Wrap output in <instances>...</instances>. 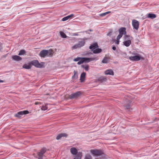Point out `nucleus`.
Returning a JSON list of instances; mask_svg holds the SVG:
<instances>
[{
  "instance_id": "f257e3e1",
  "label": "nucleus",
  "mask_w": 159,
  "mask_h": 159,
  "mask_svg": "<svg viewBox=\"0 0 159 159\" xmlns=\"http://www.w3.org/2000/svg\"><path fill=\"white\" fill-rule=\"evenodd\" d=\"M52 50H43L40 52L39 55L41 57L44 58L46 56L52 57Z\"/></svg>"
},
{
  "instance_id": "f03ea898",
  "label": "nucleus",
  "mask_w": 159,
  "mask_h": 159,
  "mask_svg": "<svg viewBox=\"0 0 159 159\" xmlns=\"http://www.w3.org/2000/svg\"><path fill=\"white\" fill-rule=\"evenodd\" d=\"M90 152L94 156L96 157H98L103 153L102 150L97 149L91 150Z\"/></svg>"
},
{
  "instance_id": "7ed1b4c3",
  "label": "nucleus",
  "mask_w": 159,
  "mask_h": 159,
  "mask_svg": "<svg viewBox=\"0 0 159 159\" xmlns=\"http://www.w3.org/2000/svg\"><path fill=\"white\" fill-rule=\"evenodd\" d=\"M82 93L80 91H78L75 93H73L69 96V98L70 99H76L79 97H80Z\"/></svg>"
},
{
  "instance_id": "20e7f679",
  "label": "nucleus",
  "mask_w": 159,
  "mask_h": 159,
  "mask_svg": "<svg viewBox=\"0 0 159 159\" xmlns=\"http://www.w3.org/2000/svg\"><path fill=\"white\" fill-rule=\"evenodd\" d=\"M47 149L45 148H43L41 149L40 152H37L38 156V159H43L44 154L46 152Z\"/></svg>"
},
{
  "instance_id": "39448f33",
  "label": "nucleus",
  "mask_w": 159,
  "mask_h": 159,
  "mask_svg": "<svg viewBox=\"0 0 159 159\" xmlns=\"http://www.w3.org/2000/svg\"><path fill=\"white\" fill-rule=\"evenodd\" d=\"M29 113V111L27 110L20 111L16 114L15 115V116L18 118H20L24 115L28 114Z\"/></svg>"
},
{
  "instance_id": "423d86ee",
  "label": "nucleus",
  "mask_w": 159,
  "mask_h": 159,
  "mask_svg": "<svg viewBox=\"0 0 159 159\" xmlns=\"http://www.w3.org/2000/svg\"><path fill=\"white\" fill-rule=\"evenodd\" d=\"M82 59L84 61V62L88 63L94 60H97L98 59V57L90 58L82 57Z\"/></svg>"
},
{
  "instance_id": "0eeeda50",
  "label": "nucleus",
  "mask_w": 159,
  "mask_h": 159,
  "mask_svg": "<svg viewBox=\"0 0 159 159\" xmlns=\"http://www.w3.org/2000/svg\"><path fill=\"white\" fill-rule=\"evenodd\" d=\"M135 56H131L129 57V59L132 61H138L141 59V57L137 53L134 54Z\"/></svg>"
},
{
  "instance_id": "6e6552de",
  "label": "nucleus",
  "mask_w": 159,
  "mask_h": 159,
  "mask_svg": "<svg viewBox=\"0 0 159 159\" xmlns=\"http://www.w3.org/2000/svg\"><path fill=\"white\" fill-rule=\"evenodd\" d=\"M132 25L134 29L138 30L139 28V23L138 21L133 20L132 21Z\"/></svg>"
},
{
  "instance_id": "1a4fd4ad",
  "label": "nucleus",
  "mask_w": 159,
  "mask_h": 159,
  "mask_svg": "<svg viewBox=\"0 0 159 159\" xmlns=\"http://www.w3.org/2000/svg\"><path fill=\"white\" fill-rule=\"evenodd\" d=\"M126 28L125 27H121L119 29L118 31L119 34L123 36V34H125L126 33Z\"/></svg>"
},
{
  "instance_id": "9d476101",
  "label": "nucleus",
  "mask_w": 159,
  "mask_h": 159,
  "mask_svg": "<svg viewBox=\"0 0 159 159\" xmlns=\"http://www.w3.org/2000/svg\"><path fill=\"white\" fill-rule=\"evenodd\" d=\"M98 45L97 43H94L92 44L89 47V49H91V50L93 51L95 48H98Z\"/></svg>"
},
{
  "instance_id": "9b49d317",
  "label": "nucleus",
  "mask_w": 159,
  "mask_h": 159,
  "mask_svg": "<svg viewBox=\"0 0 159 159\" xmlns=\"http://www.w3.org/2000/svg\"><path fill=\"white\" fill-rule=\"evenodd\" d=\"M105 73L106 75H114V72L111 69H108L106 70L105 71Z\"/></svg>"
},
{
  "instance_id": "f8f14e48",
  "label": "nucleus",
  "mask_w": 159,
  "mask_h": 159,
  "mask_svg": "<svg viewBox=\"0 0 159 159\" xmlns=\"http://www.w3.org/2000/svg\"><path fill=\"white\" fill-rule=\"evenodd\" d=\"M156 15L154 14L148 13L147 14V17L148 18H151L153 19L156 18Z\"/></svg>"
},
{
  "instance_id": "ddd939ff",
  "label": "nucleus",
  "mask_w": 159,
  "mask_h": 159,
  "mask_svg": "<svg viewBox=\"0 0 159 159\" xmlns=\"http://www.w3.org/2000/svg\"><path fill=\"white\" fill-rule=\"evenodd\" d=\"M70 152L72 154L76 155L78 152V151L76 148L74 147L70 149Z\"/></svg>"
},
{
  "instance_id": "4468645a",
  "label": "nucleus",
  "mask_w": 159,
  "mask_h": 159,
  "mask_svg": "<svg viewBox=\"0 0 159 159\" xmlns=\"http://www.w3.org/2000/svg\"><path fill=\"white\" fill-rule=\"evenodd\" d=\"M39 61L37 60H34L31 61L30 62V64L31 65H33L35 66L36 67H37Z\"/></svg>"
},
{
  "instance_id": "2eb2a0df",
  "label": "nucleus",
  "mask_w": 159,
  "mask_h": 159,
  "mask_svg": "<svg viewBox=\"0 0 159 159\" xmlns=\"http://www.w3.org/2000/svg\"><path fill=\"white\" fill-rule=\"evenodd\" d=\"M86 75V73L85 72H83L81 73L80 76V80L81 82H83L85 80Z\"/></svg>"
},
{
  "instance_id": "dca6fc26",
  "label": "nucleus",
  "mask_w": 159,
  "mask_h": 159,
  "mask_svg": "<svg viewBox=\"0 0 159 159\" xmlns=\"http://www.w3.org/2000/svg\"><path fill=\"white\" fill-rule=\"evenodd\" d=\"M67 136V134L65 133H62L59 134L57 136L56 139L57 140H59L62 137H66Z\"/></svg>"
},
{
  "instance_id": "f3484780",
  "label": "nucleus",
  "mask_w": 159,
  "mask_h": 159,
  "mask_svg": "<svg viewBox=\"0 0 159 159\" xmlns=\"http://www.w3.org/2000/svg\"><path fill=\"white\" fill-rule=\"evenodd\" d=\"M12 58L13 60L17 61H19L22 60V58L20 56L17 55H14L12 56Z\"/></svg>"
},
{
  "instance_id": "a211bd4d",
  "label": "nucleus",
  "mask_w": 159,
  "mask_h": 159,
  "mask_svg": "<svg viewBox=\"0 0 159 159\" xmlns=\"http://www.w3.org/2000/svg\"><path fill=\"white\" fill-rule=\"evenodd\" d=\"M124 38V41H128L129 40L131 41L133 39L132 36L128 35H125Z\"/></svg>"
},
{
  "instance_id": "6ab92c4d",
  "label": "nucleus",
  "mask_w": 159,
  "mask_h": 159,
  "mask_svg": "<svg viewBox=\"0 0 159 159\" xmlns=\"http://www.w3.org/2000/svg\"><path fill=\"white\" fill-rule=\"evenodd\" d=\"M123 43L125 46L128 47L131 44V41L130 40L128 41H124Z\"/></svg>"
},
{
  "instance_id": "aec40b11",
  "label": "nucleus",
  "mask_w": 159,
  "mask_h": 159,
  "mask_svg": "<svg viewBox=\"0 0 159 159\" xmlns=\"http://www.w3.org/2000/svg\"><path fill=\"white\" fill-rule=\"evenodd\" d=\"M45 63L42 62L40 63L38 62L37 68H43L45 67Z\"/></svg>"
},
{
  "instance_id": "412c9836",
  "label": "nucleus",
  "mask_w": 159,
  "mask_h": 159,
  "mask_svg": "<svg viewBox=\"0 0 159 159\" xmlns=\"http://www.w3.org/2000/svg\"><path fill=\"white\" fill-rule=\"evenodd\" d=\"M85 43V42L84 41V40H82L79 41L78 44L79 46V47H81L84 46Z\"/></svg>"
},
{
  "instance_id": "4be33fe9",
  "label": "nucleus",
  "mask_w": 159,
  "mask_h": 159,
  "mask_svg": "<svg viewBox=\"0 0 159 159\" xmlns=\"http://www.w3.org/2000/svg\"><path fill=\"white\" fill-rule=\"evenodd\" d=\"M23 68H25V69H29L31 68V64H30V62L29 65H27V64H25L23 66Z\"/></svg>"
},
{
  "instance_id": "5701e85b",
  "label": "nucleus",
  "mask_w": 159,
  "mask_h": 159,
  "mask_svg": "<svg viewBox=\"0 0 159 159\" xmlns=\"http://www.w3.org/2000/svg\"><path fill=\"white\" fill-rule=\"evenodd\" d=\"M102 49L101 48H96V49H94L93 51V52L94 53H98L102 52Z\"/></svg>"
},
{
  "instance_id": "b1692460",
  "label": "nucleus",
  "mask_w": 159,
  "mask_h": 159,
  "mask_svg": "<svg viewBox=\"0 0 159 159\" xmlns=\"http://www.w3.org/2000/svg\"><path fill=\"white\" fill-rule=\"evenodd\" d=\"M109 58L106 57H105L102 61V62L103 63H107L109 60Z\"/></svg>"
},
{
  "instance_id": "393cba45",
  "label": "nucleus",
  "mask_w": 159,
  "mask_h": 159,
  "mask_svg": "<svg viewBox=\"0 0 159 159\" xmlns=\"http://www.w3.org/2000/svg\"><path fill=\"white\" fill-rule=\"evenodd\" d=\"M81 67L82 68H84L85 70L86 71H88L89 70V66L88 65H81Z\"/></svg>"
},
{
  "instance_id": "a878e982",
  "label": "nucleus",
  "mask_w": 159,
  "mask_h": 159,
  "mask_svg": "<svg viewBox=\"0 0 159 159\" xmlns=\"http://www.w3.org/2000/svg\"><path fill=\"white\" fill-rule=\"evenodd\" d=\"M26 53L25 51L24 50H21L20 51L18 55L19 56H21L25 54Z\"/></svg>"
},
{
  "instance_id": "bb28decb",
  "label": "nucleus",
  "mask_w": 159,
  "mask_h": 159,
  "mask_svg": "<svg viewBox=\"0 0 159 159\" xmlns=\"http://www.w3.org/2000/svg\"><path fill=\"white\" fill-rule=\"evenodd\" d=\"M60 34L61 37L63 38H66L67 37L66 35L63 32L61 31L60 32Z\"/></svg>"
},
{
  "instance_id": "cd10ccee",
  "label": "nucleus",
  "mask_w": 159,
  "mask_h": 159,
  "mask_svg": "<svg viewBox=\"0 0 159 159\" xmlns=\"http://www.w3.org/2000/svg\"><path fill=\"white\" fill-rule=\"evenodd\" d=\"M98 80L99 81L102 82L103 81H105L106 80V78L103 77H100L99 78Z\"/></svg>"
},
{
  "instance_id": "c85d7f7f",
  "label": "nucleus",
  "mask_w": 159,
  "mask_h": 159,
  "mask_svg": "<svg viewBox=\"0 0 159 159\" xmlns=\"http://www.w3.org/2000/svg\"><path fill=\"white\" fill-rule=\"evenodd\" d=\"M41 107V109L43 111H45L48 109V107L46 106H43L42 107Z\"/></svg>"
},
{
  "instance_id": "c756f323",
  "label": "nucleus",
  "mask_w": 159,
  "mask_h": 159,
  "mask_svg": "<svg viewBox=\"0 0 159 159\" xmlns=\"http://www.w3.org/2000/svg\"><path fill=\"white\" fill-rule=\"evenodd\" d=\"M84 159H92V157L90 155L87 154L86 156Z\"/></svg>"
},
{
  "instance_id": "7c9ffc66",
  "label": "nucleus",
  "mask_w": 159,
  "mask_h": 159,
  "mask_svg": "<svg viewBox=\"0 0 159 159\" xmlns=\"http://www.w3.org/2000/svg\"><path fill=\"white\" fill-rule=\"evenodd\" d=\"M81 156L80 154H77L74 159H81Z\"/></svg>"
},
{
  "instance_id": "2f4dec72",
  "label": "nucleus",
  "mask_w": 159,
  "mask_h": 159,
  "mask_svg": "<svg viewBox=\"0 0 159 159\" xmlns=\"http://www.w3.org/2000/svg\"><path fill=\"white\" fill-rule=\"evenodd\" d=\"M82 59V57H77L74 59L73 61H77Z\"/></svg>"
},
{
  "instance_id": "473e14b6",
  "label": "nucleus",
  "mask_w": 159,
  "mask_h": 159,
  "mask_svg": "<svg viewBox=\"0 0 159 159\" xmlns=\"http://www.w3.org/2000/svg\"><path fill=\"white\" fill-rule=\"evenodd\" d=\"M130 103L127 104L126 105H125L124 106V107H125V108L127 109H129L130 108V105L129 104Z\"/></svg>"
},
{
  "instance_id": "72a5a7b5",
  "label": "nucleus",
  "mask_w": 159,
  "mask_h": 159,
  "mask_svg": "<svg viewBox=\"0 0 159 159\" xmlns=\"http://www.w3.org/2000/svg\"><path fill=\"white\" fill-rule=\"evenodd\" d=\"M110 12V11H109L106 12H105V13H104L101 14L100 15V16H105L107 14H109Z\"/></svg>"
},
{
  "instance_id": "f704fd0d",
  "label": "nucleus",
  "mask_w": 159,
  "mask_h": 159,
  "mask_svg": "<svg viewBox=\"0 0 159 159\" xmlns=\"http://www.w3.org/2000/svg\"><path fill=\"white\" fill-rule=\"evenodd\" d=\"M78 62L77 64L78 65H80L84 63V61L83 59H81Z\"/></svg>"
},
{
  "instance_id": "c9c22d12",
  "label": "nucleus",
  "mask_w": 159,
  "mask_h": 159,
  "mask_svg": "<svg viewBox=\"0 0 159 159\" xmlns=\"http://www.w3.org/2000/svg\"><path fill=\"white\" fill-rule=\"evenodd\" d=\"M68 19V17L67 16L63 17L61 20L62 21H65Z\"/></svg>"
},
{
  "instance_id": "e433bc0d",
  "label": "nucleus",
  "mask_w": 159,
  "mask_h": 159,
  "mask_svg": "<svg viewBox=\"0 0 159 159\" xmlns=\"http://www.w3.org/2000/svg\"><path fill=\"white\" fill-rule=\"evenodd\" d=\"M122 35L119 34L117 37L116 39L118 40H119V39L122 37Z\"/></svg>"
},
{
  "instance_id": "4c0bfd02",
  "label": "nucleus",
  "mask_w": 159,
  "mask_h": 159,
  "mask_svg": "<svg viewBox=\"0 0 159 159\" xmlns=\"http://www.w3.org/2000/svg\"><path fill=\"white\" fill-rule=\"evenodd\" d=\"M79 48H80V47H79V46L78 44L75 45L73 47V48L74 49H76Z\"/></svg>"
},
{
  "instance_id": "58836bf2",
  "label": "nucleus",
  "mask_w": 159,
  "mask_h": 159,
  "mask_svg": "<svg viewBox=\"0 0 159 159\" xmlns=\"http://www.w3.org/2000/svg\"><path fill=\"white\" fill-rule=\"evenodd\" d=\"M112 30H111V31H110L107 34V36H111L112 34Z\"/></svg>"
},
{
  "instance_id": "ea45409f",
  "label": "nucleus",
  "mask_w": 159,
  "mask_h": 159,
  "mask_svg": "<svg viewBox=\"0 0 159 159\" xmlns=\"http://www.w3.org/2000/svg\"><path fill=\"white\" fill-rule=\"evenodd\" d=\"M74 15L73 14H71L67 16V17H68V19L74 16Z\"/></svg>"
},
{
  "instance_id": "a19ab883",
  "label": "nucleus",
  "mask_w": 159,
  "mask_h": 159,
  "mask_svg": "<svg viewBox=\"0 0 159 159\" xmlns=\"http://www.w3.org/2000/svg\"><path fill=\"white\" fill-rule=\"evenodd\" d=\"M114 42L117 44H119V40H118L117 39L115 40Z\"/></svg>"
},
{
  "instance_id": "79ce46f5",
  "label": "nucleus",
  "mask_w": 159,
  "mask_h": 159,
  "mask_svg": "<svg viewBox=\"0 0 159 159\" xmlns=\"http://www.w3.org/2000/svg\"><path fill=\"white\" fill-rule=\"evenodd\" d=\"M112 49L114 50H115L116 49V48L115 46H113L112 47Z\"/></svg>"
},
{
  "instance_id": "37998d69",
  "label": "nucleus",
  "mask_w": 159,
  "mask_h": 159,
  "mask_svg": "<svg viewBox=\"0 0 159 159\" xmlns=\"http://www.w3.org/2000/svg\"><path fill=\"white\" fill-rule=\"evenodd\" d=\"M73 35L74 36H78V34L77 33H74V34Z\"/></svg>"
},
{
  "instance_id": "c03bdc74",
  "label": "nucleus",
  "mask_w": 159,
  "mask_h": 159,
  "mask_svg": "<svg viewBox=\"0 0 159 159\" xmlns=\"http://www.w3.org/2000/svg\"><path fill=\"white\" fill-rule=\"evenodd\" d=\"M88 31H88L87 30V31H85V32L86 33H87V34H90V33L89 32H88Z\"/></svg>"
},
{
  "instance_id": "a18cd8bd",
  "label": "nucleus",
  "mask_w": 159,
  "mask_h": 159,
  "mask_svg": "<svg viewBox=\"0 0 159 159\" xmlns=\"http://www.w3.org/2000/svg\"><path fill=\"white\" fill-rule=\"evenodd\" d=\"M88 31L92 32V31H93V30H92L91 29H89L88 30Z\"/></svg>"
},
{
  "instance_id": "49530a36",
  "label": "nucleus",
  "mask_w": 159,
  "mask_h": 159,
  "mask_svg": "<svg viewBox=\"0 0 159 159\" xmlns=\"http://www.w3.org/2000/svg\"><path fill=\"white\" fill-rule=\"evenodd\" d=\"M3 82V81L2 80H0V83H2Z\"/></svg>"
}]
</instances>
